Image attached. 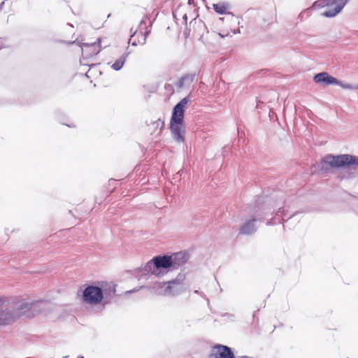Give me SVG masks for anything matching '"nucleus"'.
<instances>
[{
  "instance_id": "obj_1",
  "label": "nucleus",
  "mask_w": 358,
  "mask_h": 358,
  "mask_svg": "<svg viewBox=\"0 0 358 358\" xmlns=\"http://www.w3.org/2000/svg\"><path fill=\"white\" fill-rule=\"evenodd\" d=\"M189 258V255L186 251L156 255L149 260L144 266L136 268L134 272L138 279L143 277L148 279L149 275L162 278L169 272L184 265Z\"/></svg>"
},
{
  "instance_id": "obj_2",
  "label": "nucleus",
  "mask_w": 358,
  "mask_h": 358,
  "mask_svg": "<svg viewBox=\"0 0 358 358\" xmlns=\"http://www.w3.org/2000/svg\"><path fill=\"white\" fill-rule=\"evenodd\" d=\"M6 303V298L0 296V326L13 322L22 316L34 317L43 310L41 300L28 301L22 299L8 307L5 305Z\"/></svg>"
},
{
  "instance_id": "obj_3",
  "label": "nucleus",
  "mask_w": 358,
  "mask_h": 358,
  "mask_svg": "<svg viewBox=\"0 0 358 358\" xmlns=\"http://www.w3.org/2000/svg\"><path fill=\"white\" fill-rule=\"evenodd\" d=\"M274 206L270 203V199L266 196H256V199L252 205L253 216L244 222L238 229V234L244 236H252L257 230L255 222L262 220L267 215Z\"/></svg>"
},
{
  "instance_id": "obj_4",
  "label": "nucleus",
  "mask_w": 358,
  "mask_h": 358,
  "mask_svg": "<svg viewBox=\"0 0 358 358\" xmlns=\"http://www.w3.org/2000/svg\"><path fill=\"white\" fill-rule=\"evenodd\" d=\"M358 166V156L350 154H327L313 165L315 171L329 173L331 169H345Z\"/></svg>"
},
{
  "instance_id": "obj_5",
  "label": "nucleus",
  "mask_w": 358,
  "mask_h": 358,
  "mask_svg": "<svg viewBox=\"0 0 358 358\" xmlns=\"http://www.w3.org/2000/svg\"><path fill=\"white\" fill-rule=\"evenodd\" d=\"M190 101V94L182 98L173 108L169 129L173 139L178 143L185 141V114L187 105Z\"/></svg>"
},
{
  "instance_id": "obj_6",
  "label": "nucleus",
  "mask_w": 358,
  "mask_h": 358,
  "mask_svg": "<svg viewBox=\"0 0 358 358\" xmlns=\"http://www.w3.org/2000/svg\"><path fill=\"white\" fill-rule=\"evenodd\" d=\"M103 290L101 287L93 285H87L81 294L78 293L82 301L87 304H101L103 302Z\"/></svg>"
},
{
  "instance_id": "obj_7",
  "label": "nucleus",
  "mask_w": 358,
  "mask_h": 358,
  "mask_svg": "<svg viewBox=\"0 0 358 358\" xmlns=\"http://www.w3.org/2000/svg\"><path fill=\"white\" fill-rule=\"evenodd\" d=\"M348 1L349 0H320L314 3H318L320 7L327 6V8L322 13V15L330 18L340 13Z\"/></svg>"
},
{
  "instance_id": "obj_8",
  "label": "nucleus",
  "mask_w": 358,
  "mask_h": 358,
  "mask_svg": "<svg viewBox=\"0 0 358 358\" xmlns=\"http://www.w3.org/2000/svg\"><path fill=\"white\" fill-rule=\"evenodd\" d=\"M185 279V275L184 273H179L176 278L167 282H155L153 287L155 289H162L166 285V287L164 289V294L175 295L176 294V292L174 289L173 285L182 284Z\"/></svg>"
},
{
  "instance_id": "obj_9",
  "label": "nucleus",
  "mask_w": 358,
  "mask_h": 358,
  "mask_svg": "<svg viewBox=\"0 0 358 358\" xmlns=\"http://www.w3.org/2000/svg\"><path fill=\"white\" fill-rule=\"evenodd\" d=\"M101 38H98L96 42L91 43H80L76 41L71 43H77L82 49L83 55H85L86 58H90L97 55L101 51Z\"/></svg>"
},
{
  "instance_id": "obj_10",
  "label": "nucleus",
  "mask_w": 358,
  "mask_h": 358,
  "mask_svg": "<svg viewBox=\"0 0 358 358\" xmlns=\"http://www.w3.org/2000/svg\"><path fill=\"white\" fill-rule=\"evenodd\" d=\"M208 358H235V355L231 348L222 344H215Z\"/></svg>"
},
{
  "instance_id": "obj_11",
  "label": "nucleus",
  "mask_w": 358,
  "mask_h": 358,
  "mask_svg": "<svg viewBox=\"0 0 358 358\" xmlns=\"http://www.w3.org/2000/svg\"><path fill=\"white\" fill-rule=\"evenodd\" d=\"M99 287H101V289L103 290L102 305L106 306L111 302L113 298L115 295L116 285L112 282H102Z\"/></svg>"
},
{
  "instance_id": "obj_12",
  "label": "nucleus",
  "mask_w": 358,
  "mask_h": 358,
  "mask_svg": "<svg viewBox=\"0 0 358 358\" xmlns=\"http://www.w3.org/2000/svg\"><path fill=\"white\" fill-rule=\"evenodd\" d=\"M313 81L317 84L329 86L337 83V78L331 76L327 72L322 71L314 76Z\"/></svg>"
},
{
  "instance_id": "obj_13",
  "label": "nucleus",
  "mask_w": 358,
  "mask_h": 358,
  "mask_svg": "<svg viewBox=\"0 0 358 358\" xmlns=\"http://www.w3.org/2000/svg\"><path fill=\"white\" fill-rule=\"evenodd\" d=\"M196 77V73H190L182 75L176 83L178 89H189Z\"/></svg>"
},
{
  "instance_id": "obj_14",
  "label": "nucleus",
  "mask_w": 358,
  "mask_h": 358,
  "mask_svg": "<svg viewBox=\"0 0 358 358\" xmlns=\"http://www.w3.org/2000/svg\"><path fill=\"white\" fill-rule=\"evenodd\" d=\"M130 52H124L120 58L116 59L115 62L110 66L111 69L115 71L121 70L125 64L127 58L129 55Z\"/></svg>"
},
{
  "instance_id": "obj_15",
  "label": "nucleus",
  "mask_w": 358,
  "mask_h": 358,
  "mask_svg": "<svg viewBox=\"0 0 358 358\" xmlns=\"http://www.w3.org/2000/svg\"><path fill=\"white\" fill-rule=\"evenodd\" d=\"M229 7V3L226 2H219L213 5V10L219 15H227L229 13V12L227 11Z\"/></svg>"
},
{
  "instance_id": "obj_16",
  "label": "nucleus",
  "mask_w": 358,
  "mask_h": 358,
  "mask_svg": "<svg viewBox=\"0 0 358 358\" xmlns=\"http://www.w3.org/2000/svg\"><path fill=\"white\" fill-rule=\"evenodd\" d=\"M152 127L155 129L154 132H155L159 129V131L157 134V135H159L161 134L162 129L164 127V122L161 120V119H158L157 120L152 122Z\"/></svg>"
},
{
  "instance_id": "obj_17",
  "label": "nucleus",
  "mask_w": 358,
  "mask_h": 358,
  "mask_svg": "<svg viewBox=\"0 0 358 358\" xmlns=\"http://www.w3.org/2000/svg\"><path fill=\"white\" fill-rule=\"evenodd\" d=\"M196 30L199 32L198 34L199 35V40H201V38L203 36V32L201 33V31H204L207 28L206 27L205 23L201 20H199L198 22H196Z\"/></svg>"
},
{
  "instance_id": "obj_18",
  "label": "nucleus",
  "mask_w": 358,
  "mask_h": 358,
  "mask_svg": "<svg viewBox=\"0 0 358 358\" xmlns=\"http://www.w3.org/2000/svg\"><path fill=\"white\" fill-rule=\"evenodd\" d=\"M334 85H338L341 87L343 89H348V90H357L358 85H352L351 84L348 83H344L341 80L337 79V83H334Z\"/></svg>"
},
{
  "instance_id": "obj_19",
  "label": "nucleus",
  "mask_w": 358,
  "mask_h": 358,
  "mask_svg": "<svg viewBox=\"0 0 358 358\" xmlns=\"http://www.w3.org/2000/svg\"><path fill=\"white\" fill-rule=\"evenodd\" d=\"M147 19H148V16H144L138 24V29L141 33H142L143 29H147V26H146Z\"/></svg>"
},
{
  "instance_id": "obj_20",
  "label": "nucleus",
  "mask_w": 358,
  "mask_h": 358,
  "mask_svg": "<svg viewBox=\"0 0 358 358\" xmlns=\"http://www.w3.org/2000/svg\"><path fill=\"white\" fill-rule=\"evenodd\" d=\"M275 215L276 216H281L285 217L286 215L285 214V206L280 207L278 209L275 211Z\"/></svg>"
},
{
  "instance_id": "obj_21",
  "label": "nucleus",
  "mask_w": 358,
  "mask_h": 358,
  "mask_svg": "<svg viewBox=\"0 0 358 358\" xmlns=\"http://www.w3.org/2000/svg\"><path fill=\"white\" fill-rule=\"evenodd\" d=\"M145 287V286L142 285V286H140V287H136L135 288H134L133 289H131V290H128V291H126L124 292V294H131V293H134V292H136L138 291H139L140 289H142Z\"/></svg>"
},
{
  "instance_id": "obj_22",
  "label": "nucleus",
  "mask_w": 358,
  "mask_h": 358,
  "mask_svg": "<svg viewBox=\"0 0 358 358\" xmlns=\"http://www.w3.org/2000/svg\"><path fill=\"white\" fill-rule=\"evenodd\" d=\"M150 30H147L145 31L144 32V37H143V42H142V44H144L145 43V41H146V38L148 37V36L150 34Z\"/></svg>"
},
{
  "instance_id": "obj_23",
  "label": "nucleus",
  "mask_w": 358,
  "mask_h": 358,
  "mask_svg": "<svg viewBox=\"0 0 358 358\" xmlns=\"http://www.w3.org/2000/svg\"><path fill=\"white\" fill-rule=\"evenodd\" d=\"M275 224V222L273 221V219L269 220L266 223L267 225H273Z\"/></svg>"
},
{
  "instance_id": "obj_24",
  "label": "nucleus",
  "mask_w": 358,
  "mask_h": 358,
  "mask_svg": "<svg viewBox=\"0 0 358 358\" xmlns=\"http://www.w3.org/2000/svg\"><path fill=\"white\" fill-rule=\"evenodd\" d=\"M182 20L183 21L187 23V20H188V17H187V14H184L183 16H182Z\"/></svg>"
},
{
  "instance_id": "obj_25",
  "label": "nucleus",
  "mask_w": 358,
  "mask_h": 358,
  "mask_svg": "<svg viewBox=\"0 0 358 358\" xmlns=\"http://www.w3.org/2000/svg\"><path fill=\"white\" fill-rule=\"evenodd\" d=\"M187 3H188L189 5H194V4H195V3H194V0H188Z\"/></svg>"
},
{
  "instance_id": "obj_26",
  "label": "nucleus",
  "mask_w": 358,
  "mask_h": 358,
  "mask_svg": "<svg viewBox=\"0 0 358 358\" xmlns=\"http://www.w3.org/2000/svg\"><path fill=\"white\" fill-rule=\"evenodd\" d=\"M297 213H298V212H295V213H294L292 215H291L288 217V219L287 220V221L288 220H289V219L292 218L293 217H294Z\"/></svg>"
},
{
  "instance_id": "obj_27",
  "label": "nucleus",
  "mask_w": 358,
  "mask_h": 358,
  "mask_svg": "<svg viewBox=\"0 0 358 358\" xmlns=\"http://www.w3.org/2000/svg\"><path fill=\"white\" fill-rule=\"evenodd\" d=\"M62 124L66 125L69 127H75L73 124H66V123H62Z\"/></svg>"
},
{
  "instance_id": "obj_28",
  "label": "nucleus",
  "mask_w": 358,
  "mask_h": 358,
  "mask_svg": "<svg viewBox=\"0 0 358 358\" xmlns=\"http://www.w3.org/2000/svg\"><path fill=\"white\" fill-rule=\"evenodd\" d=\"M4 5V1H2L1 3H0V10L2 9L3 6Z\"/></svg>"
},
{
  "instance_id": "obj_29",
  "label": "nucleus",
  "mask_w": 358,
  "mask_h": 358,
  "mask_svg": "<svg viewBox=\"0 0 358 358\" xmlns=\"http://www.w3.org/2000/svg\"><path fill=\"white\" fill-rule=\"evenodd\" d=\"M258 311H259V310H256V311H255V312L253 313V315H252V317H253V319H255V317H256V313H257V312H258Z\"/></svg>"
},
{
  "instance_id": "obj_30",
  "label": "nucleus",
  "mask_w": 358,
  "mask_h": 358,
  "mask_svg": "<svg viewBox=\"0 0 358 358\" xmlns=\"http://www.w3.org/2000/svg\"><path fill=\"white\" fill-rule=\"evenodd\" d=\"M285 222V220L283 218L282 219V222L281 221H279L278 223H282L283 224V227H285V225H284V222Z\"/></svg>"
},
{
  "instance_id": "obj_31",
  "label": "nucleus",
  "mask_w": 358,
  "mask_h": 358,
  "mask_svg": "<svg viewBox=\"0 0 358 358\" xmlns=\"http://www.w3.org/2000/svg\"><path fill=\"white\" fill-rule=\"evenodd\" d=\"M132 45L134 46H136L137 45V43L136 41H134L132 43H131Z\"/></svg>"
},
{
  "instance_id": "obj_32",
  "label": "nucleus",
  "mask_w": 358,
  "mask_h": 358,
  "mask_svg": "<svg viewBox=\"0 0 358 358\" xmlns=\"http://www.w3.org/2000/svg\"><path fill=\"white\" fill-rule=\"evenodd\" d=\"M219 35H220V36L221 38H224V37H225V36H224V35H223V34H220V33L219 34Z\"/></svg>"
},
{
  "instance_id": "obj_33",
  "label": "nucleus",
  "mask_w": 358,
  "mask_h": 358,
  "mask_svg": "<svg viewBox=\"0 0 358 358\" xmlns=\"http://www.w3.org/2000/svg\"><path fill=\"white\" fill-rule=\"evenodd\" d=\"M85 76L87 77V78H90V76H88V72H87Z\"/></svg>"
},
{
  "instance_id": "obj_34",
  "label": "nucleus",
  "mask_w": 358,
  "mask_h": 358,
  "mask_svg": "<svg viewBox=\"0 0 358 358\" xmlns=\"http://www.w3.org/2000/svg\"><path fill=\"white\" fill-rule=\"evenodd\" d=\"M77 358H84L83 355H79Z\"/></svg>"
},
{
  "instance_id": "obj_35",
  "label": "nucleus",
  "mask_w": 358,
  "mask_h": 358,
  "mask_svg": "<svg viewBox=\"0 0 358 358\" xmlns=\"http://www.w3.org/2000/svg\"><path fill=\"white\" fill-rule=\"evenodd\" d=\"M136 31H135V32L132 35H131V37H133L134 36V34L136 33Z\"/></svg>"
},
{
  "instance_id": "obj_36",
  "label": "nucleus",
  "mask_w": 358,
  "mask_h": 358,
  "mask_svg": "<svg viewBox=\"0 0 358 358\" xmlns=\"http://www.w3.org/2000/svg\"><path fill=\"white\" fill-rule=\"evenodd\" d=\"M69 356L68 355H66V356H64L62 358H68Z\"/></svg>"
},
{
  "instance_id": "obj_37",
  "label": "nucleus",
  "mask_w": 358,
  "mask_h": 358,
  "mask_svg": "<svg viewBox=\"0 0 358 358\" xmlns=\"http://www.w3.org/2000/svg\"><path fill=\"white\" fill-rule=\"evenodd\" d=\"M1 39V38H0V40ZM2 48V45H0V49Z\"/></svg>"
},
{
  "instance_id": "obj_38",
  "label": "nucleus",
  "mask_w": 358,
  "mask_h": 358,
  "mask_svg": "<svg viewBox=\"0 0 358 358\" xmlns=\"http://www.w3.org/2000/svg\"><path fill=\"white\" fill-rule=\"evenodd\" d=\"M357 206H358V201H357Z\"/></svg>"
}]
</instances>
